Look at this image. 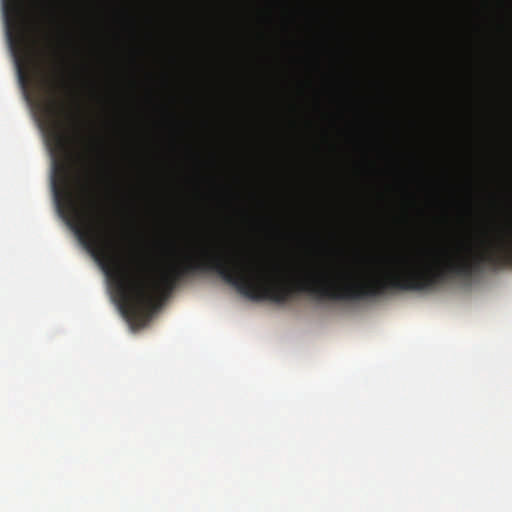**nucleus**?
Listing matches in <instances>:
<instances>
[{
    "label": "nucleus",
    "mask_w": 512,
    "mask_h": 512,
    "mask_svg": "<svg viewBox=\"0 0 512 512\" xmlns=\"http://www.w3.org/2000/svg\"><path fill=\"white\" fill-rule=\"evenodd\" d=\"M79 159L86 163V158H84L82 155H79Z\"/></svg>",
    "instance_id": "7"
},
{
    "label": "nucleus",
    "mask_w": 512,
    "mask_h": 512,
    "mask_svg": "<svg viewBox=\"0 0 512 512\" xmlns=\"http://www.w3.org/2000/svg\"><path fill=\"white\" fill-rule=\"evenodd\" d=\"M53 173L52 186L57 209L109 278L123 314L133 315L126 316V320H150L155 317L161 311L164 299L171 295L185 277L196 272H215L229 284L212 267L214 262L224 263L233 272L248 277L275 275L248 259L247 253L238 246H233V249L229 246L226 253L203 246L196 255H189L181 261H170L163 266L154 281L160 295H149L140 288V274L132 271L115 241L99 225L96 219L98 201L90 179L80 181L79 189L74 190L67 167L57 159L53 160Z\"/></svg>",
    "instance_id": "2"
},
{
    "label": "nucleus",
    "mask_w": 512,
    "mask_h": 512,
    "mask_svg": "<svg viewBox=\"0 0 512 512\" xmlns=\"http://www.w3.org/2000/svg\"><path fill=\"white\" fill-rule=\"evenodd\" d=\"M47 112L52 122V136L56 148L61 153H69L72 144L79 136L77 115L67 111L64 105L56 99L51 101Z\"/></svg>",
    "instance_id": "3"
},
{
    "label": "nucleus",
    "mask_w": 512,
    "mask_h": 512,
    "mask_svg": "<svg viewBox=\"0 0 512 512\" xmlns=\"http://www.w3.org/2000/svg\"><path fill=\"white\" fill-rule=\"evenodd\" d=\"M150 322H126V325H128V329L131 333L136 334L147 327H149Z\"/></svg>",
    "instance_id": "4"
},
{
    "label": "nucleus",
    "mask_w": 512,
    "mask_h": 512,
    "mask_svg": "<svg viewBox=\"0 0 512 512\" xmlns=\"http://www.w3.org/2000/svg\"><path fill=\"white\" fill-rule=\"evenodd\" d=\"M510 264L512 229L505 228L487 241L479 252L458 242L453 248L445 247L433 253L421 251L416 255H401L395 259L391 274L366 281L309 275L292 284L277 275L253 278L235 273L221 262H214L212 267L245 298L284 304L299 293L319 303H355L383 296L394 289H431L448 276L470 279L485 269L497 271Z\"/></svg>",
    "instance_id": "1"
},
{
    "label": "nucleus",
    "mask_w": 512,
    "mask_h": 512,
    "mask_svg": "<svg viewBox=\"0 0 512 512\" xmlns=\"http://www.w3.org/2000/svg\"><path fill=\"white\" fill-rule=\"evenodd\" d=\"M93 151H97V153L102 157V149H100V146L93 141L92 145Z\"/></svg>",
    "instance_id": "5"
},
{
    "label": "nucleus",
    "mask_w": 512,
    "mask_h": 512,
    "mask_svg": "<svg viewBox=\"0 0 512 512\" xmlns=\"http://www.w3.org/2000/svg\"><path fill=\"white\" fill-rule=\"evenodd\" d=\"M43 6H44V9L46 12H48L49 14H52V9H51V6L48 5L46 2L43 3Z\"/></svg>",
    "instance_id": "6"
},
{
    "label": "nucleus",
    "mask_w": 512,
    "mask_h": 512,
    "mask_svg": "<svg viewBox=\"0 0 512 512\" xmlns=\"http://www.w3.org/2000/svg\"><path fill=\"white\" fill-rule=\"evenodd\" d=\"M19 74H20V77L23 78L22 71L20 69H19Z\"/></svg>",
    "instance_id": "9"
},
{
    "label": "nucleus",
    "mask_w": 512,
    "mask_h": 512,
    "mask_svg": "<svg viewBox=\"0 0 512 512\" xmlns=\"http://www.w3.org/2000/svg\"><path fill=\"white\" fill-rule=\"evenodd\" d=\"M4 2H12L14 4L15 0H4ZM7 5V3H5Z\"/></svg>",
    "instance_id": "8"
}]
</instances>
